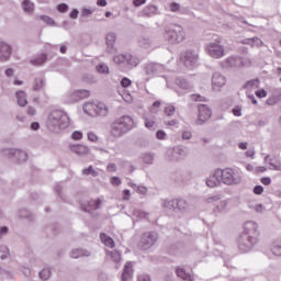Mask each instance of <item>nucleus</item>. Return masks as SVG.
I'll return each instance as SVG.
<instances>
[{"instance_id": "obj_1", "label": "nucleus", "mask_w": 281, "mask_h": 281, "mask_svg": "<svg viewBox=\"0 0 281 281\" xmlns=\"http://www.w3.org/2000/svg\"><path fill=\"white\" fill-rule=\"evenodd\" d=\"M258 224L256 222H246L244 234L239 237L238 248L243 252L251 251L254 245L258 243Z\"/></svg>"}, {"instance_id": "obj_2", "label": "nucleus", "mask_w": 281, "mask_h": 281, "mask_svg": "<svg viewBox=\"0 0 281 281\" xmlns=\"http://www.w3.org/2000/svg\"><path fill=\"white\" fill-rule=\"evenodd\" d=\"M133 128H135V120L128 115H123L112 123L111 135L112 137H122Z\"/></svg>"}, {"instance_id": "obj_3", "label": "nucleus", "mask_w": 281, "mask_h": 281, "mask_svg": "<svg viewBox=\"0 0 281 281\" xmlns=\"http://www.w3.org/2000/svg\"><path fill=\"white\" fill-rule=\"evenodd\" d=\"M186 30L179 24H171L165 27L164 38L168 41L170 45H179L186 41Z\"/></svg>"}, {"instance_id": "obj_4", "label": "nucleus", "mask_w": 281, "mask_h": 281, "mask_svg": "<svg viewBox=\"0 0 281 281\" xmlns=\"http://www.w3.org/2000/svg\"><path fill=\"white\" fill-rule=\"evenodd\" d=\"M48 124L50 126H55V128H69L71 124V119H69V114L61 110H55L48 115Z\"/></svg>"}, {"instance_id": "obj_5", "label": "nucleus", "mask_w": 281, "mask_h": 281, "mask_svg": "<svg viewBox=\"0 0 281 281\" xmlns=\"http://www.w3.org/2000/svg\"><path fill=\"white\" fill-rule=\"evenodd\" d=\"M221 175L224 186H239L243 181V172L236 168L226 167L221 169Z\"/></svg>"}, {"instance_id": "obj_6", "label": "nucleus", "mask_w": 281, "mask_h": 281, "mask_svg": "<svg viewBox=\"0 0 281 281\" xmlns=\"http://www.w3.org/2000/svg\"><path fill=\"white\" fill-rule=\"evenodd\" d=\"M83 111L90 117H106L109 115V106L102 102L88 101L83 104Z\"/></svg>"}, {"instance_id": "obj_7", "label": "nucleus", "mask_w": 281, "mask_h": 281, "mask_svg": "<svg viewBox=\"0 0 281 281\" xmlns=\"http://www.w3.org/2000/svg\"><path fill=\"white\" fill-rule=\"evenodd\" d=\"M205 201L214 205L213 214L215 216H223V214L229 212V200H221V194L211 195Z\"/></svg>"}, {"instance_id": "obj_8", "label": "nucleus", "mask_w": 281, "mask_h": 281, "mask_svg": "<svg viewBox=\"0 0 281 281\" xmlns=\"http://www.w3.org/2000/svg\"><path fill=\"white\" fill-rule=\"evenodd\" d=\"M205 52L211 58L220 59L225 56V46L221 37L215 38L205 45Z\"/></svg>"}, {"instance_id": "obj_9", "label": "nucleus", "mask_w": 281, "mask_h": 281, "mask_svg": "<svg viewBox=\"0 0 281 281\" xmlns=\"http://www.w3.org/2000/svg\"><path fill=\"white\" fill-rule=\"evenodd\" d=\"M180 60L183 63L184 67L188 69H192V67H196L199 63V52L188 49L180 54Z\"/></svg>"}, {"instance_id": "obj_10", "label": "nucleus", "mask_w": 281, "mask_h": 281, "mask_svg": "<svg viewBox=\"0 0 281 281\" xmlns=\"http://www.w3.org/2000/svg\"><path fill=\"white\" fill-rule=\"evenodd\" d=\"M159 235L156 232L144 233L138 244L139 249L146 251L157 243Z\"/></svg>"}, {"instance_id": "obj_11", "label": "nucleus", "mask_w": 281, "mask_h": 281, "mask_svg": "<svg viewBox=\"0 0 281 281\" xmlns=\"http://www.w3.org/2000/svg\"><path fill=\"white\" fill-rule=\"evenodd\" d=\"M205 184L207 188H221V186H223L221 168H217L210 173V176L205 179Z\"/></svg>"}, {"instance_id": "obj_12", "label": "nucleus", "mask_w": 281, "mask_h": 281, "mask_svg": "<svg viewBox=\"0 0 281 281\" xmlns=\"http://www.w3.org/2000/svg\"><path fill=\"white\" fill-rule=\"evenodd\" d=\"M167 159L169 161H180V159H183L184 157H188V151L183 147H173L171 149H168L166 153Z\"/></svg>"}, {"instance_id": "obj_13", "label": "nucleus", "mask_w": 281, "mask_h": 281, "mask_svg": "<svg viewBox=\"0 0 281 281\" xmlns=\"http://www.w3.org/2000/svg\"><path fill=\"white\" fill-rule=\"evenodd\" d=\"M144 71L146 76H159L166 71V67L157 63H148L144 66Z\"/></svg>"}, {"instance_id": "obj_14", "label": "nucleus", "mask_w": 281, "mask_h": 281, "mask_svg": "<svg viewBox=\"0 0 281 281\" xmlns=\"http://www.w3.org/2000/svg\"><path fill=\"white\" fill-rule=\"evenodd\" d=\"M89 95H91L89 90H75L68 93L66 102H68V104H74V102L85 100V98H89Z\"/></svg>"}, {"instance_id": "obj_15", "label": "nucleus", "mask_w": 281, "mask_h": 281, "mask_svg": "<svg viewBox=\"0 0 281 281\" xmlns=\"http://www.w3.org/2000/svg\"><path fill=\"white\" fill-rule=\"evenodd\" d=\"M212 90L221 91L225 85H227V79L221 72H214L211 80Z\"/></svg>"}, {"instance_id": "obj_16", "label": "nucleus", "mask_w": 281, "mask_h": 281, "mask_svg": "<svg viewBox=\"0 0 281 281\" xmlns=\"http://www.w3.org/2000/svg\"><path fill=\"white\" fill-rule=\"evenodd\" d=\"M3 154L10 157H14L15 159H18L20 164L27 161V151L22 149L9 148V149H4Z\"/></svg>"}, {"instance_id": "obj_17", "label": "nucleus", "mask_w": 281, "mask_h": 281, "mask_svg": "<svg viewBox=\"0 0 281 281\" xmlns=\"http://www.w3.org/2000/svg\"><path fill=\"white\" fill-rule=\"evenodd\" d=\"M212 117V110L206 104L199 105V123L205 124Z\"/></svg>"}, {"instance_id": "obj_18", "label": "nucleus", "mask_w": 281, "mask_h": 281, "mask_svg": "<svg viewBox=\"0 0 281 281\" xmlns=\"http://www.w3.org/2000/svg\"><path fill=\"white\" fill-rule=\"evenodd\" d=\"M12 56V46L5 42H0V61L5 63V60H10Z\"/></svg>"}, {"instance_id": "obj_19", "label": "nucleus", "mask_w": 281, "mask_h": 281, "mask_svg": "<svg viewBox=\"0 0 281 281\" xmlns=\"http://www.w3.org/2000/svg\"><path fill=\"white\" fill-rule=\"evenodd\" d=\"M115 41H117V35L115 33H108L105 35V45L108 54H115L117 48H115Z\"/></svg>"}, {"instance_id": "obj_20", "label": "nucleus", "mask_w": 281, "mask_h": 281, "mask_svg": "<svg viewBox=\"0 0 281 281\" xmlns=\"http://www.w3.org/2000/svg\"><path fill=\"white\" fill-rule=\"evenodd\" d=\"M159 14V9L156 5L148 4L140 12L139 16H145L146 19H150L153 16H157Z\"/></svg>"}, {"instance_id": "obj_21", "label": "nucleus", "mask_w": 281, "mask_h": 281, "mask_svg": "<svg viewBox=\"0 0 281 281\" xmlns=\"http://www.w3.org/2000/svg\"><path fill=\"white\" fill-rule=\"evenodd\" d=\"M71 153H75V155H78L79 157H87L89 153H91V149H89V146L86 145H70Z\"/></svg>"}, {"instance_id": "obj_22", "label": "nucleus", "mask_w": 281, "mask_h": 281, "mask_svg": "<svg viewBox=\"0 0 281 281\" xmlns=\"http://www.w3.org/2000/svg\"><path fill=\"white\" fill-rule=\"evenodd\" d=\"M100 205H102V200H89L87 205L82 204V210H85V212H93L95 210H100Z\"/></svg>"}, {"instance_id": "obj_23", "label": "nucleus", "mask_w": 281, "mask_h": 281, "mask_svg": "<svg viewBox=\"0 0 281 281\" xmlns=\"http://www.w3.org/2000/svg\"><path fill=\"white\" fill-rule=\"evenodd\" d=\"M260 88V79H251L244 85V89L246 90V93H254L256 89Z\"/></svg>"}, {"instance_id": "obj_24", "label": "nucleus", "mask_w": 281, "mask_h": 281, "mask_svg": "<svg viewBox=\"0 0 281 281\" xmlns=\"http://www.w3.org/2000/svg\"><path fill=\"white\" fill-rule=\"evenodd\" d=\"M132 220L133 221H146L148 220V213L143 211L142 209H132Z\"/></svg>"}, {"instance_id": "obj_25", "label": "nucleus", "mask_w": 281, "mask_h": 281, "mask_svg": "<svg viewBox=\"0 0 281 281\" xmlns=\"http://www.w3.org/2000/svg\"><path fill=\"white\" fill-rule=\"evenodd\" d=\"M133 279V262L128 261L124 266L122 273V281H128Z\"/></svg>"}, {"instance_id": "obj_26", "label": "nucleus", "mask_w": 281, "mask_h": 281, "mask_svg": "<svg viewBox=\"0 0 281 281\" xmlns=\"http://www.w3.org/2000/svg\"><path fill=\"white\" fill-rule=\"evenodd\" d=\"M265 161L269 165L270 170H281V162L274 157L266 156Z\"/></svg>"}, {"instance_id": "obj_27", "label": "nucleus", "mask_w": 281, "mask_h": 281, "mask_svg": "<svg viewBox=\"0 0 281 281\" xmlns=\"http://www.w3.org/2000/svg\"><path fill=\"white\" fill-rule=\"evenodd\" d=\"M139 63V57L127 53L125 67H127L128 69H134V67H137Z\"/></svg>"}, {"instance_id": "obj_28", "label": "nucleus", "mask_w": 281, "mask_h": 281, "mask_svg": "<svg viewBox=\"0 0 281 281\" xmlns=\"http://www.w3.org/2000/svg\"><path fill=\"white\" fill-rule=\"evenodd\" d=\"M15 99L19 106H27V93L23 90H19L15 92Z\"/></svg>"}, {"instance_id": "obj_29", "label": "nucleus", "mask_w": 281, "mask_h": 281, "mask_svg": "<svg viewBox=\"0 0 281 281\" xmlns=\"http://www.w3.org/2000/svg\"><path fill=\"white\" fill-rule=\"evenodd\" d=\"M21 7L25 14H34L35 5L31 0H23Z\"/></svg>"}, {"instance_id": "obj_30", "label": "nucleus", "mask_w": 281, "mask_h": 281, "mask_svg": "<svg viewBox=\"0 0 281 281\" xmlns=\"http://www.w3.org/2000/svg\"><path fill=\"white\" fill-rule=\"evenodd\" d=\"M89 256H91V251L87 249L77 248L71 250L70 252V258H82V257L89 258Z\"/></svg>"}, {"instance_id": "obj_31", "label": "nucleus", "mask_w": 281, "mask_h": 281, "mask_svg": "<svg viewBox=\"0 0 281 281\" xmlns=\"http://www.w3.org/2000/svg\"><path fill=\"white\" fill-rule=\"evenodd\" d=\"M224 67H240V60L238 56H231L224 60Z\"/></svg>"}, {"instance_id": "obj_32", "label": "nucleus", "mask_w": 281, "mask_h": 281, "mask_svg": "<svg viewBox=\"0 0 281 281\" xmlns=\"http://www.w3.org/2000/svg\"><path fill=\"white\" fill-rule=\"evenodd\" d=\"M176 273H177L178 278H180L181 280L194 281V277L192 274L186 272V270L183 268H177Z\"/></svg>"}, {"instance_id": "obj_33", "label": "nucleus", "mask_w": 281, "mask_h": 281, "mask_svg": "<svg viewBox=\"0 0 281 281\" xmlns=\"http://www.w3.org/2000/svg\"><path fill=\"white\" fill-rule=\"evenodd\" d=\"M45 63H47V54H40L31 59V65H35L36 67L45 65Z\"/></svg>"}, {"instance_id": "obj_34", "label": "nucleus", "mask_w": 281, "mask_h": 281, "mask_svg": "<svg viewBox=\"0 0 281 281\" xmlns=\"http://www.w3.org/2000/svg\"><path fill=\"white\" fill-rule=\"evenodd\" d=\"M176 85L179 89H182V91H190V89H192V85L182 78L176 79Z\"/></svg>"}, {"instance_id": "obj_35", "label": "nucleus", "mask_w": 281, "mask_h": 281, "mask_svg": "<svg viewBox=\"0 0 281 281\" xmlns=\"http://www.w3.org/2000/svg\"><path fill=\"white\" fill-rule=\"evenodd\" d=\"M126 58H127V53L116 54V55L113 56V63L115 65H121L123 67H126Z\"/></svg>"}, {"instance_id": "obj_36", "label": "nucleus", "mask_w": 281, "mask_h": 281, "mask_svg": "<svg viewBox=\"0 0 281 281\" xmlns=\"http://www.w3.org/2000/svg\"><path fill=\"white\" fill-rule=\"evenodd\" d=\"M100 239L105 247H110L111 249H113V247H115V241L113 240V238L109 237L106 234L101 233Z\"/></svg>"}, {"instance_id": "obj_37", "label": "nucleus", "mask_w": 281, "mask_h": 281, "mask_svg": "<svg viewBox=\"0 0 281 281\" xmlns=\"http://www.w3.org/2000/svg\"><path fill=\"white\" fill-rule=\"evenodd\" d=\"M106 256L108 258H111V260H113V262H115L116 265L119 262H122V254L117 250H114V251L106 250Z\"/></svg>"}, {"instance_id": "obj_38", "label": "nucleus", "mask_w": 281, "mask_h": 281, "mask_svg": "<svg viewBox=\"0 0 281 281\" xmlns=\"http://www.w3.org/2000/svg\"><path fill=\"white\" fill-rule=\"evenodd\" d=\"M44 87H45V78L43 77L35 78L32 87L33 91H41V89H43Z\"/></svg>"}, {"instance_id": "obj_39", "label": "nucleus", "mask_w": 281, "mask_h": 281, "mask_svg": "<svg viewBox=\"0 0 281 281\" xmlns=\"http://www.w3.org/2000/svg\"><path fill=\"white\" fill-rule=\"evenodd\" d=\"M127 186H130V188H133V190H135V192H137L138 194H147L148 189L144 186H137L133 182H128Z\"/></svg>"}, {"instance_id": "obj_40", "label": "nucleus", "mask_w": 281, "mask_h": 281, "mask_svg": "<svg viewBox=\"0 0 281 281\" xmlns=\"http://www.w3.org/2000/svg\"><path fill=\"white\" fill-rule=\"evenodd\" d=\"M139 47H143V49H150L153 47V41L148 37H142L138 41Z\"/></svg>"}, {"instance_id": "obj_41", "label": "nucleus", "mask_w": 281, "mask_h": 281, "mask_svg": "<svg viewBox=\"0 0 281 281\" xmlns=\"http://www.w3.org/2000/svg\"><path fill=\"white\" fill-rule=\"evenodd\" d=\"M95 70L98 71V74H102L103 76H109L110 74L109 65L104 63L97 65Z\"/></svg>"}, {"instance_id": "obj_42", "label": "nucleus", "mask_w": 281, "mask_h": 281, "mask_svg": "<svg viewBox=\"0 0 281 281\" xmlns=\"http://www.w3.org/2000/svg\"><path fill=\"white\" fill-rule=\"evenodd\" d=\"M176 210H179L180 212H186V210H188V201L183 199L176 200Z\"/></svg>"}, {"instance_id": "obj_43", "label": "nucleus", "mask_w": 281, "mask_h": 281, "mask_svg": "<svg viewBox=\"0 0 281 281\" xmlns=\"http://www.w3.org/2000/svg\"><path fill=\"white\" fill-rule=\"evenodd\" d=\"M161 205L166 210H177V200H164Z\"/></svg>"}, {"instance_id": "obj_44", "label": "nucleus", "mask_w": 281, "mask_h": 281, "mask_svg": "<svg viewBox=\"0 0 281 281\" xmlns=\"http://www.w3.org/2000/svg\"><path fill=\"white\" fill-rule=\"evenodd\" d=\"M0 254L1 260H8V258L10 257V248L5 245H0Z\"/></svg>"}, {"instance_id": "obj_45", "label": "nucleus", "mask_w": 281, "mask_h": 281, "mask_svg": "<svg viewBox=\"0 0 281 281\" xmlns=\"http://www.w3.org/2000/svg\"><path fill=\"white\" fill-rule=\"evenodd\" d=\"M38 19L40 21H43V23H46V25L56 27V21H54V19L49 18L48 15H40Z\"/></svg>"}, {"instance_id": "obj_46", "label": "nucleus", "mask_w": 281, "mask_h": 281, "mask_svg": "<svg viewBox=\"0 0 281 281\" xmlns=\"http://www.w3.org/2000/svg\"><path fill=\"white\" fill-rule=\"evenodd\" d=\"M142 159L144 164H147L150 166L155 161V154H150V153L143 154Z\"/></svg>"}, {"instance_id": "obj_47", "label": "nucleus", "mask_w": 281, "mask_h": 281, "mask_svg": "<svg viewBox=\"0 0 281 281\" xmlns=\"http://www.w3.org/2000/svg\"><path fill=\"white\" fill-rule=\"evenodd\" d=\"M40 278L44 281L49 280V278H52V270L49 268H44L40 271Z\"/></svg>"}, {"instance_id": "obj_48", "label": "nucleus", "mask_w": 281, "mask_h": 281, "mask_svg": "<svg viewBox=\"0 0 281 281\" xmlns=\"http://www.w3.org/2000/svg\"><path fill=\"white\" fill-rule=\"evenodd\" d=\"M272 254L273 256H281V239L273 243Z\"/></svg>"}, {"instance_id": "obj_49", "label": "nucleus", "mask_w": 281, "mask_h": 281, "mask_svg": "<svg viewBox=\"0 0 281 281\" xmlns=\"http://www.w3.org/2000/svg\"><path fill=\"white\" fill-rule=\"evenodd\" d=\"M248 45H251V47H262L263 43L262 40L254 37L248 41Z\"/></svg>"}, {"instance_id": "obj_50", "label": "nucleus", "mask_w": 281, "mask_h": 281, "mask_svg": "<svg viewBox=\"0 0 281 281\" xmlns=\"http://www.w3.org/2000/svg\"><path fill=\"white\" fill-rule=\"evenodd\" d=\"M82 175L89 176L91 175V177H98V171H95V169H93V166H89V168H86L82 170Z\"/></svg>"}, {"instance_id": "obj_51", "label": "nucleus", "mask_w": 281, "mask_h": 281, "mask_svg": "<svg viewBox=\"0 0 281 281\" xmlns=\"http://www.w3.org/2000/svg\"><path fill=\"white\" fill-rule=\"evenodd\" d=\"M251 67V60L249 57H239V67Z\"/></svg>"}, {"instance_id": "obj_52", "label": "nucleus", "mask_w": 281, "mask_h": 281, "mask_svg": "<svg viewBox=\"0 0 281 281\" xmlns=\"http://www.w3.org/2000/svg\"><path fill=\"white\" fill-rule=\"evenodd\" d=\"M88 139H89V142H92L93 144H98V142H100V137L94 132L88 133Z\"/></svg>"}, {"instance_id": "obj_53", "label": "nucleus", "mask_w": 281, "mask_h": 281, "mask_svg": "<svg viewBox=\"0 0 281 281\" xmlns=\"http://www.w3.org/2000/svg\"><path fill=\"white\" fill-rule=\"evenodd\" d=\"M176 111H177V109L175 108V105H167L165 108V114L168 115L169 117L175 115Z\"/></svg>"}, {"instance_id": "obj_54", "label": "nucleus", "mask_w": 281, "mask_h": 281, "mask_svg": "<svg viewBox=\"0 0 281 281\" xmlns=\"http://www.w3.org/2000/svg\"><path fill=\"white\" fill-rule=\"evenodd\" d=\"M145 126L149 130V131H155V121L150 120L148 117H145Z\"/></svg>"}, {"instance_id": "obj_55", "label": "nucleus", "mask_w": 281, "mask_h": 281, "mask_svg": "<svg viewBox=\"0 0 281 281\" xmlns=\"http://www.w3.org/2000/svg\"><path fill=\"white\" fill-rule=\"evenodd\" d=\"M82 137H83V134L80 131H75L71 134V139H74L75 142H79V139H82Z\"/></svg>"}, {"instance_id": "obj_56", "label": "nucleus", "mask_w": 281, "mask_h": 281, "mask_svg": "<svg viewBox=\"0 0 281 281\" xmlns=\"http://www.w3.org/2000/svg\"><path fill=\"white\" fill-rule=\"evenodd\" d=\"M95 12L94 9H88V8H82L81 9V16H91Z\"/></svg>"}, {"instance_id": "obj_57", "label": "nucleus", "mask_w": 281, "mask_h": 281, "mask_svg": "<svg viewBox=\"0 0 281 281\" xmlns=\"http://www.w3.org/2000/svg\"><path fill=\"white\" fill-rule=\"evenodd\" d=\"M169 10H170V12H179V10H181V4H179L177 2H171L169 4Z\"/></svg>"}, {"instance_id": "obj_58", "label": "nucleus", "mask_w": 281, "mask_h": 281, "mask_svg": "<svg viewBox=\"0 0 281 281\" xmlns=\"http://www.w3.org/2000/svg\"><path fill=\"white\" fill-rule=\"evenodd\" d=\"M110 183L112 186H122V179H120V177L114 176L110 179Z\"/></svg>"}, {"instance_id": "obj_59", "label": "nucleus", "mask_w": 281, "mask_h": 281, "mask_svg": "<svg viewBox=\"0 0 281 281\" xmlns=\"http://www.w3.org/2000/svg\"><path fill=\"white\" fill-rule=\"evenodd\" d=\"M58 12L65 13L69 10V5L67 3H60L57 5Z\"/></svg>"}, {"instance_id": "obj_60", "label": "nucleus", "mask_w": 281, "mask_h": 281, "mask_svg": "<svg viewBox=\"0 0 281 281\" xmlns=\"http://www.w3.org/2000/svg\"><path fill=\"white\" fill-rule=\"evenodd\" d=\"M156 137H157V139H167L168 138V134H166L162 130H159L156 133Z\"/></svg>"}, {"instance_id": "obj_61", "label": "nucleus", "mask_w": 281, "mask_h": 281, "mask_svg": "<svg viewBox=\"0 0 281 281\" xmlns=\"http://www.w3.org/2000/svg\"><path fill=\"white\" fill-rule=\"evenodd\" d=\"M255 95H257V98H267V91L265 89L256 90Z\"/></svg>"}, {"instance_id": "obj_62", "label": "nucleus", "mask_w": 281, "mask_h": 281, "mask_svg": "<svg viewBox=\"0 0 281 281\" xmlns=\"http://www.w3.org/2000/svg\"><path fill=\"white\" fill-rule=\"evenodd\" d=\"M131 85H132L131 79H128L126 77L121 80V87L126 88V87H131Z\"/></svg>"}, {"instance_id": "obj_63", "label": "nucleus", "mask_w": 281, "mask_h": 281, "mask_svg": "<svg viewBox=\"0 0 281 281\" xmlns=\"http://www.w3.org/2000/svg\"><path fill=\"white\" fill-rule=\"evenodd\" d=\"M182 139H192V132L183 131L182 132Z\"/></svg>"}, {"instance_id": "obj_64", "label": "nucleus", "mask_w": 281, "mask_h": 281, "mask_svg": "<svg viewBox=\"0 0 281 281\" xmlns=\"http://www.w3.org/2000/svg\"><path fill=\"white\" fill-rule=\"evenodd\" d=\"M138 281H150V277L147 274L138 276Z\"/></svg>"}]
</instances>
